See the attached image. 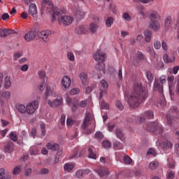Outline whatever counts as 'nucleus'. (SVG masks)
I'll list each match as a JSON object with an SVG mask.
<instances>
[{
    "mask_svg": "<svg viewBox=\"0 0 179 179\" xmlns=\"http://www.w3.org/2000/svg\"><path fill=\"white\" fill-rule=\"evenodd\" d=\"M124 162L126 164H131V163H132V159H131L129 156L126 155L124 157Z\"/></svg>",
    "mask_w": 179,
    "mask_h": 179,
    "instance_id": "bf43d9fd",
    "label": "nucleus"
},
{
    "mask_svg": "<svg viewBox=\"0 0 179 179\" xmlns=\"http://www.w3.org/2000/svg\"><path fill=\"white\" fill-rule=\"evenodd\" d=\"M171 17H166L165 19V27L166 29H169V27H171Z\"/></svg>",
    "mask_w": 179,
    "mask_h": 179,
    "instance_id": "a19ab883",
    "label": "nucleus"
},
{
    "mask_svg": "<svg viewBox=\"0 0 179 179\" xmlns=\"http://www.w3.org/2000/svg\"><path fill=\"white\" fill-rule=\"evenodd\" d=\"M13 33V30L7 29H0V37H6L9 36V34H12Z\"/></svg>",
    "mask_w": 179,
    "mask_h": 179,
    "instance_id": "393cba45",
    "label": "nucleus"
},
{
    "mask_svg": "<svg viewBox=\"0 0 179 179\" xmlns=\"http://www.w3.org/2000/svg\"><path fill=\"white\" fill-rule=\"evenodd\" d=\"M75 124V121H73L71 117L67 118L66 120V125L67 127H71Z\"/></svg>",
    "mask_w": 179,
    "mask_h": 179,
    "instance_id": "69168bd1",
    "label": "nucleus"
},
{
    "mask_svg": "<svg viewBox=\"0 0 179 179\" xmlns=\"http://www.w3.org/2000/svg\"><path fill=\"white\" fill-rule=\"evenodd\" d=\"M20 173H22V166H15L12 171L13 176H19Z\"/></svg>",
    "mask_w": 179,
    "mask_h": 179,
    "instance_id": "e433bc0d",
    "label": "nucleus"
},
{
    "mask_svg": "<svg viewBox=\"0 0 179 179\" xmlns=\"http://www.w3.org/2000/svg\"><path fill=\"white\" fill-rule=\"evenodd\" d=\"M29 15L32 16V17H37V6H36L35 3H31L29 5V10H28Z\"/></svg>",
    "mask_w": 179,
    "mask_h": 179,
    "instance_id": "dca6fc26",
    "label": "nucleus"
},
{
    "mask_svg": "<svg viewBox=\"0 0 179 179\" xmlns=\"http://www.w3.org/2000/svg\"><path fill=\"white\" fill-rule=\"evenodd\" d=\"M52 20H57L59 24L69 26L73 22L72 17L69 15H62V10L55 8L52 13Z\"/></svg>",
    "mask_w": 179,
    "mask_h": 179,
    "instance_id": "7ed1b4c3",
    "label": "nucleus"
},
{
    "mask_svg": "<svg viewBox=\"0 0 179 179\" xmlns=\"http://www.w3.org/2000/svg\"><path fill=\"white\" fill-rule=\"evenodd\" d=\"M36 36H37V32L36 31V30L31 29L24 34V38L25 41L29 42V41H31V40H34Z\"/></svg>",
    "mask_w": 179,
    "mask_h": 179,
    "instance_id": "f8f14e48",
    "label": "nucleus"
},
{
    "mask_svg": "<svg viewBox=\"0 0 179 179\" xmlns=\"http://www.w3.org/2000/svg\"><path fill=\"white\" fill-rule=\"evenodd\" d=\"M113 148L116 150H121L124 149V144L120 143V141H114L113 142Z\"/></svg>",
    "mask_w": 179,
    "mask_h": 179,
    "instance_id": "2f4dec72",
    "label": "nucleus"
},
{
    "mask_svg": "<svg viewBox=\"0 0 179 179\" xmlns=\"http://www.w3.org/2000/svg\"><path fill=\"white\" fill-rule=\"evenodd\" d=\"M21 57H22L21 53H20V52L15 53L13 55V59H14V61H17L19 59V58H20Z\"/></svg>",
    "mask_w": 179,
    "mask_h": 179,
    "instance_id": "774afa93",
    "label": "nucleus"
},
{
    "mask_svg": "<svg viewBox=\"0 0 179 179\" xmlns=\"http://www.w3.org/2000/svg\"><path fill=\"white\" fill-rule=\"evenodd\" d=\"M46 148L49 150H52V152H55L56 150H58V149H59V145H58L57 143H48L46 144Z\"/></svg>",
    "mask_w": 179,
    "mask_h": 179,
    "instance_id": "b1692460",
    "label": "nucleus"
},
{
    "mask_svg": "<svg viewBox=\"0 0 179 179\" xmlns=\"http://www.w3.org/2000/svg\"><path fill=\"white\" fill-rule=\"evenodd\" d=\"M77 34H87L89 33V27L87 25H80L76 29Z\"/></svg>",
    "mask_w": 179,
    "mask_h": 179,
    "instance_id": "2eb2a0df",
    "label": "nucleus"
},
{
    "mask_svg": "<svg viewBox=\"0 0 179 179\" xmlns=\"http://www.w3.org/2000/svg\"><path fill=\"white\" fill-rule=\"evenodd\" d=\"M163 59L165 64H173V62L176 61V56L174 55L169 56L167 54H164L163 56Z\"/></svg>",
    "mask_w": 179,
    "mask_h": 179,
    "instance_id": "6ab92c4d",
    "label": "nucleus"
},
{
    "mask_svg": "<svg viewBox=\"0 0 179 179\" xmlns=\"http://www.w3.org/2000/svg\"><path fill=\"white\" fill-rule=\"evenodd\" d=\"M100 92L99 98L103 99V96L107 93V88L108 87V83L105 80H101L100 82Z\"/></svg>",
    "mask_w": 179,
    "mask_h": 179,
    "instance_id": "9b49d317",
    "label": "nucleus"
},
{
    "mask_svg": "<svg viewBox=\"0 0 179 179\" xmlns=\"http://www.w3.org/2000/svg\"><path fill=\"white\" fill-rule=\"evenodd\" d=\"M4 153H12L13 152V143H8L7 145L4 146Z\"/></svg>",
    "mask_w": 179,
    "mask_h": 179,
    "instance_id": "cd10ccee",
    "label": "nucleus"
},
{
    "mask_svg": "<svg viewBox=\"0 0 179 179\" xmlns=\"http://www.w3.org/2000/svg\"><path fill=\"white\" fill-rule=\"evenodd\" d=\"M73 15L76 19L80 20L85 16V11H83V8L76 7L74 8Z\"/></svg>",
    "mask_w": 179,
    "mask_h": 179,
    "instance_id": "ddd939ff",
    "label": "nucleus"
},
{
    "mask_svg": "<svg viewBox=\"0 0 179 179\" xmlns=\"http://www.w3.org/2000/svg\"><path fill=\"white\" fill-rule=\"evenodd\" d=\"M12 85V83L10 82V78L9 76H6L4 80V87L5 89H9Z\"/></svg>",
    "mask_w": 179,
    "mask_h": 179,
    "instance_id": "c9c22d12",
    "label": "nucleus"
},
{
    "mask_svg": "<svg viewBox=\"0 0 179 179\" xmlns=\"http://www.w3.org/2000/svg\"><path fill=\"white\" fill-rule=\"evenodd\" d=\"M88 29L89 31H91V33H96L97 29H99V26L94 23H91L90 27H88Z\"/></svg>",
    "mask_w": 179,
    "mask_h": 179,
    "instance_id": "72a5a7b5",
    "label": "nucleus"
},
{
    "mask_svg": "<svg viewBox=\"0 0 179 179\" xmlns=\"http://www.w3.org/2000/svg\"><path fill=\"white\" fill-rule=\"evenodd\" d=\"M71 78L68 76H64L62 78V85L64 89H68L71 86Z\"/></svg>",
    "mask_w": 179,
    "mask_h": 179,
    "instance_id": "f3484780",
    "label": "nucleus"
},
{
    "mask_svg": "<svg viewBox=\"0 0 179 179\" xmlns=\"http://www.w3.org/2000/svg\"><path fill=\"white\" fill-rule=\"evenodd\" d=\"M42 9L45 10L47 9L49 13H52L55 10L54 4L50 0H42L41 3Z\"/></svg>",
    "mask_w": 179,
    "mask_h": 179,
    "instance_id": "1a4fd4ad",
    "label": "nucleus"
},
{
    "mask_svg": "<svg viewBox=\"0 0 179 179\" xmlns=\"http://www.w3.org/2000/svg\"><path fill=\"white\" fill-rule=\"evenodd\" d=\"M122 19H124V20H127V22H131V15H129V13H124L123 14Z\"/></svg>",
    "mask_w": 179,
    "mask_h": 179,
    "instance_id": "5fc2aeb1",
    "label": "nucleus"
},
{
    "mask_svg": "<svg viewBox=\"0 0 179 179\" xmlns=\"http://www.w3.org/2000/svg\"><path fill=\"white\" fill-rule=\"evenodd\" d=\"M101 107L102 110H108V108H110V105L106 103L104 101H102L101 102Z\"/></svg>",
    "mask_w": 179,
    "mask_h": 179,
    "instance_id": "603ef678",
    "label": "nucleus"
},
{
    "mask_svg": "<svg viewBox=\"0 0 179 179\" xmlns=\"http://www.w3.org/2000/svg\"><path fill=\"white\" fill-rule=\"evenodd\" d=\"M113 23H114V18H113V17H109L106 22L107 27H111V26H113Z\"/></svg>",
    "mask_w": 179,
    "mask_h": 179,
    "instance_id": "49530a36",
    "label": "nucleus"
},
{
    "mask_svg": "<svg viewBox=\"0 0 179 179\" xmlns=\"http://www.w3.org/2000/svg\"><path fill=\"white\" fill-rule=\"evenodd\" d=\"M144 115L146 118H148L149 120H152L153 117H155V115L153 114V112L152 110L145 111Z\"/></svg>",
    "mask_w": 179,
    "mask_h": 179,
    "instance_id": "79ce46f5",
    "label": "nucleus"
},
{
    "mask_svg": "<svg viewBox=\"0 0 179 179\" xmlns=\"http://www.w3.org/2000/svg\"><path fill=\"white\" fill-rule=\"evenodd\" d=\"M146 76L148 80H149L150 82H152V80H153V73H152V71H147Z\"/></svg>",
    "mask_w": 179,
    "mask_h": 179,
    "instance_id": "6e6d98bb",
    "label": "nucleus"
},
{
    "mask_svg": "<svg viewBox=\"0 0 179 179\" xmlns=\"http://www.w3.org/2000/svg\"><path fill=\"white\" fill-rule=\"evenodd\" d=\"M52 32L50 30H43L38 32V36L45 43L50 41V36H51Z\"/></svg>",
    "mask_w": 179,
    "mask_h": 179,
    "instance_id": "9d476101",
    "label": "nucleus"
},
{
    "mask_svg": "<svg viewBox=\"0 0 179 179\" xmlns=\"http://www.w3.org/2000/svg\"><path fill=\"white\" fill-rule=\"evenodd\" d=\"M88 152H89L88 157L90 159H93L94 160H96V159H97V156H96V154L93 152V150H92V148H89Z\"/></svg>",
    "mask_w": 179,
    "mask_h": 179,
    "instance_id": "c03bdc74",
    "label": "nucleus"
},
{
    "mask_svg": "<svg viewBox=\"0 0 179 179\" xmlns=\"http://www.w3.org/2000/svg\"><path fill=\"white\" fill-rule=\"evenodd\" d=\"M0 179H10V174L5 169H0Z\"/></svg>",
    "mask_w": 179,
    "mask_h": 179,
    "instance_id": "5701e85b",
    "label": "nucleus"
},
{
    "mask_svg": "<svg viewBox=\"0 0 179 179\" xmlns=\"http://www.w3.org/2000/svg\"><path fill=\"white\" fill-rule=\"evenodd\" d=\"M102 146L104 149H110L111 148V143L108 140H105L102 142Z\"/></svg>",
    "mask_w": 179,
    "mask_h": 179,
    "instance_id": "37998d69",
    "label": "nucleus"
},
{
    "mask_svg": "<svg viewBox=\"0 0 179 179\" xmlns=\"http://www.w3.org/2000/svg\"><path fill=\"white\" fill-rule=\"evenodd\" d=\"M67 58L69 61L73 62V61H75V55H73L72 52H67Z\"/></svg>",
    "mask_w": 179,
    "mask_h": 179,
    "instance_id": "3c124183",
    "label": "nucleus"
},
{
    "mask_svg": "<svg viewBox=\"0 0 179 179\" xmlns=\"http://www.w3.org/2000/svg\"><path fill=\"white\" fill-rule=\"evenodd\" d=\"M148 99V90L142 86V83H136L134 85L131 94L127 100L131 108H136L140 103Z\"/></svg>",
    "mask_w": 179,
    "mask_h": 179,
    "instance_id": "f257e3e1",
    "label": "nucleus"
},
{
    "mask_svg": "<svg viewBox=\"0 0 179 179\" xmlns=\"http://www.w3.org/2000/svg\"><path fill=\"white\" fill-rule=\"evenodd\" d=\"M150 28L154 31H159L160 30V22L159 21H151L150 23Z\"/></svg>",
    "mask_w": 179,
    "mask_h": 179,
    "instance_id": "aec40b11",
    "label": "nucleus"
},
{
    "mask_svg": "<svg viewBox=\"0 0 179 179\" xmlns=\"http://www.w3.org/2000/svg\"><path fill=\"white\" fill-rule=\"evenodd\" d=\"M29 153L31 155L36 156L38 155V148L37 146H32L29 148Z\"/></svg>",
    "mask_w": 179,
    "mask_h": 179,
    "instance_id": "4c0bfd02",
    "label": "nucleus"
},
{
    "mask_svg": "<svg viewBox=\"0 0 179 179\" xmlns=\"http://www.w3.org/2000/svg\"><path fill=\"white\" fill-rule=\"evenodd\" d=\"M40 127H41V129L42 136H45V124L41 123Z\"/></svg>",
    "mask_w": 179,
    "mask_h": 179,
    "instance_id": "052dcab7",
    "label": "nucleus"
},
{
    "mask_svg": "<svg viewBox=\"0 0 179 179\" xmlns=\"http://www.w3.org/2000/svg\"><path fill=\"white\" fill-rule=\"evenodd\" d=\"M75 167V165L71 163H66L64 166V170L65 171H67L68 173H71L72 170H73V168Z\"/></svg>",
    "mask_w": 179,
    "mask_h": 179,
    "instance_id": "7c9ffc66",
    "label": "nucleus"
},
{
    "mask_svg": "<svg viewBox=\"0 0 179 179\" xmlns=\"http://www.w3.org/2000/svg\"><path fill=\"white\" fill-rule=\"evenodd\" d=\"M10 138L13 142H16V141H17V136L16 134H15V133L10 132Z\"/></svg>",
    "mask_w": 179,
    "mask_h": 179,
    "instance_id": "e2e57ef3",
    "label": "nucleus"
},
{
    "mask_svg": "<svg viewBox=\"0 0 179 179\" xmlns=\"http://www.w3.org/2000/svg\"><path fill=\"white\" fill-rule=\"evenodd\" d=\"M136 55H137V58H138V59H145V55H143V53H142V52L138 51L136 53Z\"/></svg>",
    "mask_w": 179,
    "mask_h": 179,
    "instance_id": "338daca9",
    "label": "nucleus"
},
{
    "mask_svg": "<svg viewBox=\"0 0 179 179\" xmlns=\"http://www.w3.org/2000/svg\"><path fill=\"white\" fill-rule=\"evenodd\" d=\"M89 173H90V169H79L76 172V178H83Z\"/></svg>",
    "mask_w": 179,
    "mask_h": 179,
    "instance_id": "a211bd4d",
    "label": "nucleus"
},
{
    "mask_svg": "<svg viewBox=\"0 0 179 179\" xmlns=\"http://www.w3.org/2000/svg\"><path fill=\"white\" fill-rule=\"evenodd\" d=\"M167 80L169 83V92L171 93V87H173V83H174V76H169Z\"/></svg>",
    "mask_w": 179,
    "mask_h": 179,
    "instance_id": "f704fd0d",
    "label": "nucleus"
},
{
    "mask_svg": "<svg viewBox=\"0 0 179 179\" xmlns=\"http://www.w3.org/2000/svg\"><path fill=\"white\" fill-rule=\"evenodd\" d=\"M157 152H156V150L153 148H150L148 149V152H147V156H157Z\"/></svg>",
    "mask_w": 179,
    "mask_h": 179,
    "instance_id": "a18cd8bd",
    "label": "nucleus"
},
{
    "mask_svg": "<svg viewBox=\"0 0 179 179\" xmlns=\"http://www.w3.org/2000/svg\"><path fill=\"white\" fill-rule=\"evenodd\" d=\"M154 48L155 50H160V48H162V43L160 41H155L154 42Z\"/></svg>",
    "mask_w": 179,
    "mask_h": 179,
    "instance_id": "864d4df0",
    "label": "nucleus"
},
{
    "mask_svg": "<svg viewBox=\"0 0 179 179\" xmlns=\"http://www.w3.org/2000/svg\"><path fill=\"white\" fill-rule=\"evenodd\" d=\"M80 79L81 81L82 85L86 86L87 83H89V79L87 78V73L85 72H82L80 73Z\"/></svg>",
    "mask_w": 179,
    "mask_h": 179,
    "instance_id": "4be33fe9",
    "label": "nucleus"
},
{
    "mask_svg": "<svg viewBox=\"0 0 179 179\" xmlns=\"http://www.w3.org/2000/svg\"><path fill=\"white\" fill-rule=\"evenodd\" d=\"M96 173L99 176V177H104V176H108L110 173L108 172V169L106 167L99 166L95 169Z\"/></svg>",
    "mask_w": 179,
    "mask_h": 179,
    "instance_id": "4468645a",
    "label": "nucleus"
},
{
    "mask_svg": "<svg viewBox=\"0 0 179 179\" xmlns=\"http://www.w3.org/2000/svg\"><path fill=\"white\" fill-rule=\"evenodd\" d=\"M93 58L94 61L99 63V71L101 73H106V65L104 64V59H106V53L100 50H97L94 55Z\"/></svg>",
    "mask_w": 179,
    "mask_h": 179,
    "instance_id": "20e7f679",
    "label": "nucleus"
},
{
    "mask_svg": "<svg viewBox=\"0 0 179 179\" xmlns=\"http://www.w3.org/2000/svg\"><path fill=\"white\" fill-rule=\"evenodd\" d=\"M159 167V162L157 161H152L149 164V169L150 170H156Z\"/></svg>",
    "mask_w": 179,
    "mask_h": 179,
    "instance_id": "ea45409f",
    "label": "nucleus"
},
{
    "mask_svg": "<svg viewBox=\"0 0 179 179\" xmlns=\"http://www.w3.org/2000/svg\"><path fill=\"white\" fill-rule=\"evenodd\" d=\"M45 89V80H43L38 85V90L40 92H44Z\"/></svg>",
    "mask_w": 179,
    "mask_h": 179,
    "instance_id": "8fccbe9b",
    "label": "nucleus"
},
{
    "mask_svg": "<svg viewBox=\"0 0 179 179\" xmlns=\"http://www.w3.org/2000/svg\"><path fill=\"white\" fill-rule=\"evenodd\" d=\"M166 121L169 127H172L173 122H174V116L173 115H167Z\"/></svg>",
    "mask_w": 179,
    "mask_h": 179,
    "instance_id": "58836bf2",
    "label": "nucleus"
},
{
    "mask_svg": "<svg viewBox=\"0 0 179 179\" xmlns=\"http://www.w3.org/2000/svg\"><path fill=\"white\" fill-rule=\"evenodd\" d=\"M38 101L34 100L28 102L26 105L18 103L15 105V108L20 114H28L33 115L38 109Z\"/></svg>",
    "mask_w": 179,
    "mask_h": 179,
    "instance_id": "f03ea898",
    "label": "nucleus"
},
{
    "mask_svg": "<svg viewBox=\"0 0 179 179\" xmlns=\"http://www.w3.org/2000/svg\"><path fill=\"white\" fill-rule=\"evenodd\" d=\"M150 22L156 21V19H159L160 17V15H159V13L156 10H152L151 13L149 15Z\"/></svg>",
    "mask_w": 179,
    "mask_h": 179,
    "instance_id": "bb28decb",
    "label": "nucleus"
},
{
    "mask_svg": "<svg viewBox=\"0 0 179 179\" xmlns=\"http://www.w3.org/2000/svg\"><path fill=\"white\" fill-rule=\"evenodd\" d=\"M166 76H161L159 78L160 83L158 80H155L154 83V89L155 90H158L159 93H163V83H166Z\"/></svg>",
    "mask_w": 179,
    "mask_h": 179,
    "instance_id": "6e6552de",
    "label": "nucleus"
},
{
    "mask_svg": "<svg viewBox=\"0 0 179 179\" xmlns=\"http://www.w3.org/2000/svg\"><path fill=\"white\" fill-rule=\"evenodd\" d=\"M1 98L4 100H9L10 99V92L9 91H5L0 94Z\"/></svg>",
    "mask_w": 179,
    "mask_h": 179,
    "instance_id": "473e14b6",
    "label": "nucleus"
},
{
    "mask_svg": "<svg viewBox=\"0 0 179 179\" xmlns=\"http://www.w3.org/2000/svg\"><path fill=\"white\" fill-rule=\"evenodd\" d=\"M168 167H169V169H174V167H176V164L172 158L168 159Z\"/></svg>",
    "mask_w": 179,
    "mask_h": 179,
    "instance_id": "09e8293b",
    "label": "nucleus"
},
{
    "mask_svg": "<svg viewBox=\"0 0 179 179\" xmlns=\"http://www.w3.org/2000/svg\"><path fill=\"white\" fill-rule=\"evenodd\" d=\"M159 104L161 107H162V108H164V107H166V99L164 98V96L161 97Z\"/></svg>",
    "mask_w": 179,
    "mask_h": 179,
    "instance_id": "0e129e2a",
    "label": "nucleus"
},
{
    "mask_svg": "<svg viewBox=\"0 0 179 179\" xmlns=\"http://www.w3.org/2000/svg\"><path fill=\"white\" fill-rule=\"evenodd\" d=\"M46 103H48V106L49 107H51V108H55V107H61L64 103V99H62V96H59L55 99H48L46 101Z\"/></svg>",
    "mask_w": 179,
    "mask_h": 179,
    "instance_id": "0eeeda50",
    "label": "nucleus"
},
{
    "mask_svg": "<svg viewBox=\"0 0 179 179\" xmlns=\"http://www.w3.org/2000/svg\"><path fill=\"white\" fill-rule=\"evenodd\" d=\"M145 52H149L150 55H155L156 53L155 52V49L150 45L147 46L145 48Z\"/></svg>",
    "mask_w": 179,
    "mask_h": 179,
    "instance_id": "de8ad7c7",
    "label": "nucleus"
},
{
    "mask_svg": "<svg viewBox=\"0 0 179 179\" xmlns=\"http://www.w3.org/2000/svg\"><path fill=\"white\" fill-rule=\"evenodd\" d=\"M80 92V90L79 88H73L70 91V94L73 96H75L76 94H78Z\"/></svg>",
    "mask_w": 179,
    "mask_h": 179,
    "instance_id": "680f3d73",
    "label": "nucleus"
},
{
    "mask_svg": "<svg viewBox=\"0 0 179 179\" xmlns=\"http://www.w3.org/2000/svg\"><path fill=\"white\" fill-rule=\"evenodd\" d=\"M145 43H150L152 40V31L145 30L143 32Z\"/></svg>",
    "mask_w": 179,
    "mask_h": 179,
    "instance_id": "a878e982",
    "label": "nucleus"
},
{
    "mask_svg": "<svg viewBox=\"0 0 179 179\" xmlns=\"http://www.w3.org/2000/svg\"><path fill=\"white\" fill-rule=\"evenodd\" d=\"M115 106L117 107V108H118L120 110H124V106L122 105V103L120 101H115Z\"/></svg>",
    "mask_w": 179,
    "mask_h": 179,
    "instance_id": "13d9d810",
    "label": "nucleus"
},
{
    "mask_svg": "<svg viewBox=\"0 0 179 179\" xmlns=\"http://www.w3.org/2000/svg\"><path fill=\"white\" fill-rule=\"evenodd\" d=\"M38 75L40 79H42V80H45V71H38Z\"/></svg>",
    "mask_w": 179,
    "mask_h": 179,
    "instance_id": "4d7b16f0",
    "label": "nucleus"
},
{
    "mask_svg": "<svg viewBox=\"0 0 179 179\" xmlns=\"http://www.w3.org/2000/svg\"><path fill=\"white\" fill-rule=\"evenodd\" d=\"M54 93V87L47 85L45 92V100H48V97H51Z\"/></svg>",
    "mask_w": 179,
    "mask_h": 179,
    "instance_id": "412c9836",
    "label": "nucleus"
},
{
    "mask_svg": "<svg viewBox=\"0 0 179 179\" xmlns=\"http://www.w3.org/2000/svg\"><path fill=\"white\" fill-rule=\"evenodd\" d=\"M147 131L155 135H162L164 132V127L158 122H151L147 124Z\"/></svg>",
    "mask_w": 179,
    "mask_h": 179,
    "instance_id": "423d86ee",
    "label": "nucleus"
},
{
    "mask_svg": "<svg viewBox=\"0 0 179 179\" xmlns=\"http://www.w3.org/2000/svg\"><path fill=\"white\" fill-rule=\"evenodd\" d=\"M161 148L163 150H169V149L173 148V144L170 141H165L161 145Z\"/></svg>",
    "mask_w": 179,
    "mask_h": 179,
    "instance_id": "c85d7f7f",
    "label": "nucleus"
},
{
    "mask_svg": "<svg viewBox=\"0 0 179 179\" xmlns=\"http://www.w3.org/2000/svg\"><path fill=\"white\" fill-rule=\"evenodd\" d=\"M96 124V122L94 121V115H93V112H87L85 114V118L84 119V121L82 124L83 129H85V134L87 135H89L92 134V129H87L86 130V128L90 125V124Z\"/></svg>",
    "mask_w": 179,
    "mask_h": 179,
    "instance_id": "39448f33",
    "label": "nucleus"
},
{
    "mask_svg": "<svg viewBox=\"0 0 179 179\" xmlns=\"http://www.w3.org/2000/svg\"><path fill=\"white\" fill-rule=\"evenodd\" d=\"M115 135L117 138H118V139H120V141H122V142L125 141V137H124V134L122 133V131H121V129H117L115 130Z\"/></svg>",
    "mask_w": 179,
    "mask_h": 179,
    "instance_id": "c756f323",
    "label": "nucleus"
}]
</instances>
